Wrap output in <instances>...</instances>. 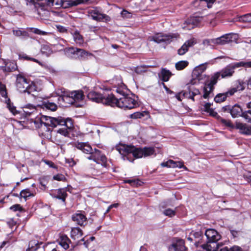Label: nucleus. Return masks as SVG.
I'll list each match as a JSON object with an SVG mask.
<instances>
[{"instance_id":"obj_50","label":"nucleus","mask_w":251,"mask_h":251,"mask_svg":"<svg viewBox=\"0 0 251 251\" xmlns=\"http://www.w3.org/2000/svg\"><path fill=\"white\" fill-rule=\"evenodd\" d=\"M148 112L146 111H142V112H134L133 114H131L130 115V117L132 119H138V118H141L144 117L146 115H148Z\"/></svg>"},{"instance_id":"obj_8","label":"nucleus","mask_w":251,"mask_h":251,"mask_svg":"<svg viewBox=\"0 0 251 251\" xmlns=\"http://www.w3.org/2000/svg\"><path fill=\"white\" fill-rule=\"evenodd\" d=\"M134 97V95L129 97L127 95L124 97H119V107L131 109L138 107V102L133 98Z\"/></svg>"},{"instance_id":"obj_63","label":"nucleus","mask_w":251,"mask_h":251,"mask_svg":"<svg viewBox=\"0 0 251 251\" xmlns=\"http://www.w3.org/2000/svg\"><path fill=\"white\" fill-rule=\"evenodd\" d=\"M57 30L62 33H67V29L64 26L61 25H56Z\"/></svg>"},{"instance_id":"obj_36","label":"nucleus","mask_w":251,"mask_h":251,"mask_svg":"<svg viewBox=\"0 0 251 251\" xmlns=\"http://www.w3.org/2000/svg\"><path fill=\"white\" fill-rule=\"evenodd\" d=\"M231 95L229 94L228 90L225 93H219L215 97L214 100L216 103H221L225 101L227 98L231 97Z\"/></svg>"},{"instance_id":"obj_64","label":"nucleus","mask_w":251,"mask_h":251,"mask_svg":"<svg viewBox=\"0 0 251 251\" xmlns=\"http://www.w3.org/2000/svg\"><path fill=\"white\" fill-rule=\"evenodd\" d=\"M44 162H45V163L46 164L49 165L50 167H51L52 168L56 169H57V166L56 165H55L54 163L52 161L46 159V160H44Z\"/></svg>"},{"instance_id":"obj_10","label":"nucleus","mask_w":251,"mask_h":251,"mask_svg":"<svg viewBox=\"0 0 251 251\" xmlns=\"http://www.w3.org/2000/svg\"><path fill=\"white\" fill-rule=\"evenodd\" d=\"M65 51L69 54L74 55L75 58H78L80 60L85 59L87 56L92 55L91 53L83 49L73 47L66 48Z\"/></svg>"},{"instance_id":"obj_22","label":"nucleus","mask_w":251,"mask_h":251,"mask_svg":"<svg viewBox=\"0 0 251 251\" xmlns=\"http://www.w3.org/2000/svg\"><path fill=\"white\" fill-rule=\"evenodd\" d=\"M155 150L153 147H144L142 148H138L137 151V159L141 158L142 157H147L149 156H151L155 153Z\"/></svg>"},{"instance_id":"obj_55","label":"nucleus","mask_w":251,"mask_h":251,"mask_svg":"<svg viewBox=\"0 0 251 251\" xmlns=\"http://www.w3.org/2000/svg\"><path fill=\"white\" fill-rule=\"evenodd\" d=\"M10 209L14 212H16L17 211H19L20 212H25V211L24 208H23V207L20 204H15L12 205L10 207Z\"/></svg>"},{"instance_id":"obj_7","label":"nucleus","mask_w":251,"mask_h":251,"mask_svg":"<svg viewBox=\"0 0 251 251\" xmlns=\"http://www.w3.org/2000/svg\"><path fill=\"white\" fill-rule=\"evenodd\" d=\"M238 39L237 34L229 33L225 34L219 37L212 39L211 42L218 45H225L232 42H236Z\"/></svg>"},{"instance_id":"obj_37","label":"nucleus","mask_w":251,"mask_h":251,"mask_svg":"<svg viewBox=\"0 0 251 251\" xmlns=\"http://www.w3.org/2000/svg\"><path fill=\"white\" fill-rule=\"evenodd\" d=\"M83 235L82 230L78 227L72 228L71 232V237L74 240H77Z\"/></svg>"},{"instance_id":"obj_9","label":"nucleus","mask_w":251,"mask_h":251,"mask_svg":"<svg viewBox=\"0 0 251 251\" xmlns=\"http://www.w3.org/2000/svg\"><path fill=\"white\" fill-rule=\"evenodd\" d=\"M7 94L6 85L0 82V95L5 99V103L6 104L7 108L14 115L20 113V112L16 109V107L11 102L10 98L8 97Z\"/></svg>"},{"instance_id":"obj_26","label":"nucleus","mask_w":251,"mask_h":251,"mask_svg":"<svg viewBox=\"0 0 251 251\" xmlns=\"http://www.w3.org/2000/svg\"><path fill=\"white\" fill-rule=\"evenodd\" d=\"M51 195L53 198L61 200L65 205L66 204V199L68 194L64 189L59 188L51 194Z\"/></svg>"},{"instance_id":"obj_34","label":"nucleus","mask_w":251,"mask_h":251,"mask_svg":"<svg viewBox=\"0 0 251 251\" xmlns=\"http://www.w3.org/2000/svg\"><path fill=\"white\" fill-rule=\"evenodd\" d=\"M71 93L67 94H63L60 96L58 100L67 104H73L75 103V100L73 98Z\"/></svg>"},{"instance_id":"obj_6","label":"nucleus","mask_w":251,"mask_h":251,"mask_svg":"<svg viewBox=\"0 0 251 251\" xmlns=\"http://www.w3.org/2000/svg\"><path fill=\"white\" fill-rule=\"evenodd\" d=\"M178 34L157 33L149 38L150 41H153L156 43H162L165 46L170 44L174 38H177Z\"/></svg>"},{"instance_id":"obj_15","label":"nucleus","mask_w":251,"mask_h":251,"mask_svg":"<svg viewBox=\"0 0 251 251\" xmlns=\"http://www.w3.org/2000/svg\"><path fill=\"white\" fill-rule=\"evenodd\" d=\"M204 234L207 238L206 243H217L221 238V235L215 229H207L204 232Z\"/></svg>"},{"instance_id":"obj_25","label":"nucleus","mask_w":251,"mask_h":251,"mask_svg":"<svg viewBox=\"0 0 251 251\" xmlns=\"http://www.w3.org/2000/svg\"><path fill=\"white\" fill-rule=\"evenodd\" d=\"M245 82L242 80L238 79L235 82L233 86L228 90L229 94H230L232 96L236 92L243 91L245 89Z\"/></svg>"},{"instance_id":"obj_41","label":"nucleus","mask_w":251,"mask_h":251,"mask_svg":"<svg viewBox=\"0 0 251 251\" xmlns=\"http://www.w3.org/2000/svg\"><path fill=\"white\" fill-rule=\"evenodd\" d=\"M35 194V192H31L29 189L27 188L21 191L19 195L20 198H23L26 201L27 198L34 197Z\"/></svg>"},{"instance_id":"obj_49","label":"nucleus","mask_w":251,"mask_h":251,"mask_svg":"<svg viewBox=\"0 0 251 251\" xmlns=\"http://www.w3.org/2000/svg\"><path fill=\"white\" fill-rule=\"evenodd\" d=\"M19 58L20 59H23V60H28V61H32L34 62L40 64V62L37 59H36L34 58H33V57H29L26 54L24 53L19 54Z\"/></svg>"},{"instance_id":"obj_3","label":"nucleus","mask_w":251,"mask_h":251,"mask_svg":"<svg viewBox=\"0 0 251 251\" xmlns=\"http://www.w3.org/2000/svg\"><path fill=\"white\" fill-rule=\"evenodd\" d=\"M203 237V233L201 231H192L190 232L188 237H187V239L190 243H194L197 248L201 247L205 251H212L213 247L211 245L208 243L202 244Z\"/></svg>"},{"instance_id":"obj_58","label":"nucleus","mask_w":251,"mask_h":251,"mask_svg":"<svg viewBox=\"0 0 251 251\" xmlns=\"http://www.w3.org/2000/svg\"><path fill=\"white\" fill-rule=\"evenodd\" d=\"M53 179L57 181H66V177L62 174H58L53 176Z\"/></svg>"},{"instance_id":"obj_62","label":"nucleus","mask_w":251,"mask_h":251,"mask_svg":"<svg viewBox=\"0 0 251 251\" xmlns=\"http://www.w3.org/2000/svg\"><path fill=\"white\" fill-rule=\"evenodd\" d=\"M27 5H33L35 7H37L39 5V3L36 2L35 0H25Z\"/></svg>"},{"instance_id":"obj_14","label":"nucleus","mask_w":251,"mask_h":251,"mask_svg":"<svg viewBox=\"0 0 251 251\" xmlns=\"http://www.w3.org/2000/svg\"><path fill=\"white\" fill-rule=\"evenodd\" d=\"M234 73L235 71L233 70L229 64L222 69L220 71L214 73L211 76V77H217L216 82L217 83L220 76L222 78H229L233 76Z\"/></svg>"},{"instance_id":"obj_21","label":"nucleus","mask_w":251,"mask_h":251,"mask_svg":"<svg viewBox=\"0 0 251 251\" xmlns=\"http://www.w3.org/2000/svg\"><path fill=\"white\" fill-rule=\"evenodd\" d=\"M119 98L118 97H116L114 94H110L108 95L106 97L103 96L102 103L110 105L111 106H116L119 107Z\"/></svg>"},{"instance_id":"obj_59","label":"nucleus","mask_w":251,"mask_h":251,"mask_svg":"<svg viewBox=\"0 0 251 251\" xmlns=\"http://www.w3.org/2000/svg\"><path fill=\"white\" fill-rule=\"evenodd\" d=\"M54 244H49L46 246L43 245L44 251H52L54 250Z\"/></svg>"},{"instance_id":"obj_42","label":"nucleus","mask_w":251,"mask_h":251,"mask_svg":"<svg viewBox=\"0 0 251 251\" xmlns=\"http://www.w3.org/2000/svg\"><path fill=\"white\" fill-rule=\"evenodd\" d=\"M72 34L76 44L81 45L84 43L83 37L77 30H75Z\"/></svg>"},{"instance_id":"obj_51","label":"nucleus","mask_w":251,"mask_h":251,"mask_svg":"<svg viewBox=\"0 0 251 251\" xmlns=\"http://www.w3.org/2000/svg\"><path fill=\"white\" fill-rule=\"evenodd\" d=\"M27 30L31 31L34 34L40 35H47V32L44 31H42L40 29L37 28H34V27H27Z\"/></svg>"},{"instance_id":"obj_46","label":"nucleus","mask_w":251,"mask_h":251,"mask_svg":"<svg viewBox=\"0 0 251 251\" xmlns=\"http://www.w3.org/2000/svg\"><path fill=\"white\" fill-rule=\"evenodd\" d=\"M39 183L41 185V187L40 189L43 190H45L47 188V185L48 184L49 180V176H43L39 178Z\"/></svg>"},{"instance_id":"obj_2","label":"nucleus","mask_w":251,"mask_h":251,"mask_svg":"<svg viewBox=\"0 0 251 251\" xmlns=\"http://www.w3.org/2000/svg\"><path fill=\"white\" fill-rule=\"evenodd\" d=\"M115 149L124 160L133 162L135 159H137L138 148L133 145L120 143L116 146Z\"/></svg>"},{"instance_id":"obj_28","label":"nucleus","mask_w":251,"mask_h":251,"mask_svg":"<svg viewBox=\"0 0 251 251\" xmlns=\"http://www.w3.org/2000/svg\"><path fill=\"white\" fill-rule=\"evenodd\" d=\"M87 98L93 101L102 103L103 96L100 93L92 91L87 94Z\"/></svg>"},{"instance_id":"obj_43","label":"nucleus","mask_w":251,"mask_h":251,"mask_svg":"<svg viewBox=\"0 0 251 251\" xmlns=\"http://www.w3.org/2000/svg\"><path fill=\"white\" fill-rule=\"evenodd\" d=\"M31 123H33L36 128H39L43 126V121L41 116H35L30 119Z\"/></svg>"},{"instance_id":"obj_11","label":"nucleus","mask_w":251,"mask_h":251,"mask_svg":"<svg viewBox=\"0 0 251 251\" xmlns=\"http://www.w3.org/2000/svg\"><path fill=\"white\" fill-rule=\"evenodd\" d=\"M42 121H43V125L47 127L46 131H50V128L56 127L58 126V124L64 122L62 120V117H58L57 118H54L49 117L47 116H42Z\"/></svg>"},{"instance_id":"obj_17","label":"nucleus","mask_w":251,"mask_h":251,"mask_svg":"<svg viewBox=\"0 0 251 251\" xmlns=\"http://www.w3.org/2000/svg\"><path fill=\"white\" fill-rule=\"evenodd\" d=\"M217 77H211L210 79V81L208 82V84H207V86H204L203 88V95L202 97L207 99L209 98V96L211 93L213 92L214 90V85L217 84L216 79Z\"/></svg>"},{"instance_id":"obj_52","label":"nucleus","mask_w":251,"mask_h":251,"mask_svg":"<svg viewBox=\"0 0 251 251\" xmlns=\"http://www.w3.org/2000/svg\"><path fill=\"white\" fill-rule=\"evenodd\" d=\"M233 71L236 68H238L241 67H246V62L241 61L239 62H235L229 64Z\"/></svg>"},{"instance_id":"obj_44","label":"nucleus","mask_w":251,"mask_h":251,"mask_svg":"<svg viewBox=\"0 0 251 251\" xmlns=\"http://www.w3.org/2000/svg\"><path fill=\"white\" fill-rule=\"evenodd\" d=\"M41 51L42 54L47 56H49L53 52L51 48L49 45H42L41 48Z\"/></svg>"},{"instance_id":"obj_35","label":"nucleus","mask_w":251,"mask_h":251,"mask_svg":"<svg viewBox=\"0 0 251 251\" xmlns=\"http://www.w3.org/2000/svg\"><path fill=\"white\" fill-rule=\"evenodd\" d=\"M12 32L14 35L20 37L22 39H27L29 37L28 32L21 28L14 29L12 30Z\"/></svg>"},{"instance_id":"obj_31","label":"nucleus","mask_w":251,"mask_h":251,"mask_svg":"<svg viewBox=\"0 0 251 251\" xmlns=\"http://www.w3.org/2000/svg\"><path fill=\"white\" fill-rule=\"evenodd\" d=\"M194 45V42L192 40L186 41L180 49L177 50V53L179 55H184L188 51L189 48L192 47Z\"/></svg>"},{"instance_id":"obj_45","label":"nucleus","mask_w":251,"mask_h":251,"mask_svg":"<svg viewBox=\"0 0 251 251\" xmlns=\"http://www.w3.org/2000/svg\"><path fill=\"white\" fill-rule=\"evenodd\" d=\"M70 242V240L67 236H62L60 239L59 245L61 247H62L64 249L66 250L69 248V243Z\"/></svg>"},{"instance_id":"obj_60","label":"nucleus","mask_w":251,"mask_h":251,"mask_svg":"<svg viewBox=\"0 0 251 251\" xmlns=\"http://www.w3.org/2000/svg\"><path fill=\"white\" fill-rule=\"evenodd\" d=\"M209 115L215 118L218 121L219 120V117H221L220 115H218L217 112L215 111L213 109H211L208 112Z\"/></svg>"},{"instance_id":"obj_32","label":"nucleus","mask_w":251,"mask_h":251,"mask_svg":"<svg viewBox=\"0 0 251 251\" xmlns=\"http://www.w3.org/2000/svg\"><path fill=\"white\" fill-rule=\"evenodd\" d=\"M84 3V0H64L62 7L68 8Z\"/></svg>"},{"instance_id":"obj_1","label":"nucleus","mask_w":251,"mask_h":251,"mask_svg":"<svg viewBox=\"0 0 251 251\" xmlns=\"http://www.w3.org/2000/svg\"><path fill=\"white\" fill-rule=\"evenodd\" d=\"M16 86L17 90L21 93H27L28 94L36 92L37 89L34 82L21 74L16 75Z\"/></svg>"},{"instance_id":"obj_53","label":"nucleus","mask_w":251,"mask_h":251,"mask_svg":"<svg viewBox=\"0 0 251 251\" xmlns=\"http://www.w3.org/2000/svg\"><path fill=\"white\" fill-rule=\"evenodd\" d=\"M176 163L174 160L169 159L167 161L163 162L161 163V166L162 167H167V168L173 167H173L175 166V164H176Z\"/></svg>"},{"instance_id":"obj_40","label":"nucleus","mask_w":251,"mask_h":251,"mask_svg":"<svg viewBox=\"0 0 251 251\" xmlns=\"http://www.w3.org/2000/svg\"><path fill=\"white\" fill-rule=\"evenodd\" d=\"M71 94L72 95L73 98L75 100V102L82 100L84 98L83 92L82 90H78L72 92H71Z\"/></svg>"},{"instance_id":"obj_29","label":"nucleus","mask_w":251,"mask_h":251,"mask_svg":"<svg viewBox=\"0 0 251 251\" xmlns=\"http://www.w3.org/2000/svg\"><path fill=\"white\" fill-rule=\"evenodd\" d=\"M172 75V72L170 70L164 68H161L160 72L158 74L159 78L163 82L168 81Z\"/></svg>"},{"instance_id":"obj_56","label":"nucleus","mask_w":251,"mask_h":251,"mask_svg":"<svg viewBox=\"0 0 251 251\" xmlns=\"http://www.w3.org/2000/svg\"><path fill=\"white\" fill-rule=\"evenodd\" d=\"M242 117L246 119L247 122L251 123V110L243 112Z\"/></svg>"},{"instance_id":"obj_18","label":"nucleus","mask_w":251,"mask_h":251,"mask_svg":"<svg viewBox=\"0 0 251 251\" xmlns=\"http://www.w3.org/2000/svg\"><path fill=\"white\" fill-rule=\"evenodd\" d=\"M84 213V211H80L74 214L72 216L73 221L81 226H85L87 224V218Z\"/></svg>"},{"instance_id":"obj_12","label":"nucleus","mask_w":251,"mask_h":251,"mask_svg":"<svg viewBox=\"0 0 251 251\" xmlns=\"http://www.w3.org/2000/svg\"><path fill=\"white\" fill-rule=\"evenodd\" d=\"M93 155L94 161L97 164L100 163L101 166L103 167L107 168L108 166L107 163V159L104 154L102 153L101 151L97 149H92V151L91 152Z\"/></svg>"},{"instance_id":"obj_33","label":"nucleus","mask_w":251,"mask_h":251,"mask_svg":"<svg viewBox=\"0 0 251 251\" xmlns=\"http://www.w3.org/2000/svg\"><path fill=\"white\" fill-rule=\"evenodd\" d=\"M43 245L42 242H39L37 240H33L29 241L28 248L26 251H37L39 250H43L40 246Z\"/></svg>"},{"instance_id":"obj_23","label":"nucleus","mask_w":251,"mask_h":251,"mask_svg":"<svg viewBox=\"0 0 251 251\" xmlns=\"http://www.w3.org/2000/svg\"><path fill=\"white\" fill-rule=\"evenodd\" d=\"M89 14L93 20L98 22H101L103 20H105L106 22H109L111 20L109 16L105 14L100 13L97 10H91L89 12Z\"/></svg>"},{"instance_id":"obj_48","label":"nucleus","mask_w":251,"mask_h":251,"mask_svg":"<svg viewBox=\"0 0 251 251\" xmlns=\"http://www.w3.org/2000/svg\"><path fill=\"white\" fill-rule=\"evenodd\" d=\"M3 72H11L15 71L16 68L15 65L12 63H6L4 66L2 67Z\"/></svg>"},{"instance_id":"obj_20","label":"nucleus","mask_w":251,"mask_h":251,"mask_svg":"<svg viewBox=\"0 0 251 251\" xmlns=\"http://www.w3.org/2000/svg\"><path fill=\"white\" fill-rule=\"evenodd\" d=\"M186 249L184 240L181 239H177L169 247V251H185Z\"/></svg>"},{"instance_id":"obj_4","label":"nucleus","mask_w":251,"mask_h":251,"mask_svg":"<svg viewBox=\"0 0 251 251\" xmlns=\"http://www.w3.org/2000/svg\"><path fill=\"white\" fill-rule=\"evenodd\" d=\"M62 120L64 122H61L58 125L61 127L54 131L65 137L72 138L74 137V134L73 133L74 127L72 120L70 118L65 119L62 117Z\"/></svg>"},{"instance_id":"obj_5","label":"nucleus","mask_w":251,"mask_h":251,"mask_svg":"<svg viewBox=\"0 0 251 251\" xmlns=\"http://www.w3.org/2000/svg\"><path fill=\"white\" fill-rule=\"evenodd\" d=\"M181 94L182 95L184 98L191 100L194 102L195 101V97L200 95L201 92L199 89L196 88L195 86L190 85V84H187L186 89L181 91L176 95V98L179 101L182 100L180 97Z\"/></svg>"},{"instance_id":"obj_27","label":"nucleus","mask_w":251,"mask_h":251,"mask_svg":"<svg viewBox=\"0 0 251 251\" xmlns=\"http://www.w3.org/2000/svg\"><path fill=\"white\" fill-rule=\"evenodd\" d=\"M41 108L44 109L49 110L51 111H55L57 109V105L53 102L50 101L48 99H45L41 105Z\"/></svg>"},{"instance_id":"obj_13","label":"nucleus","mask_w":251,"mask_h":251,"mask_svg":"<svg viewBox=\"0 0 251 251\" xmlns=\"http://www.w3.org/2000/svg\"><path fill=\"white\" fill-rule=\"evenodd\" d=\"M222 111L224 112L229 113L233 118L242 117L243 112L241 107L237 104L233 106L227 105L223 106Z\"/></svg>"},{"instance_id":"obj_39","label":"nucleus","mask_w":251,"mask_h":251,"mask_svg":"<svg viewBox=\"0 0 251 251\" xmlns=\"http://www.w3.org/2000/svg\"><path fill=\"white\" fill-rule=\"evenodd\" d=\"M218 121L220 122L224 126L228 128L230 130L235 129V125H234L231 120H226L222 117H219Z\"/></svg>"},{"instance_id":"obj_30","label":"nucleus","mask_w":251,"mask_h":251,"mask_svg":"<svg viewBox=\"0 0 251 251\" xmlns=\"http://www.w3.org/2000/svg\"><path fill=\"white\" fill-rule=\"evenodd\" d=\"M75 147L86 154L89 153L92 151V148L87 143L77 142L75 144Z\"/></svg>"},{"instance_id":"obj_47","label":"nucleus","mask_w":251,"mask_h":251,"mask_svg":"<svg viewBox=\"0 0 251 251\" xmlns=\"http://www.w3.org/2000/svg\"><path fill=\"white\" fill-rule=\"evenodd\" d=\"M189 65V62L187 61L182 60L176 62L175 64L176 70L178 71L182 70L185 69Z\"/></svg>"},{"instance_id":"obj_24","label":"nucleus","mask_w":251,"mask_h":251,"mask_svg":"<svg viewBox=\"0 0 251 251\" xmlns=\"http://www.w3.org/2000/svg\"><path fill=\"white\" fill-rule=\"evenodd\" d=\"M235 129L239 130L241 134L251 135V126L240 122H236Z\"/></svg>"},{"instance_id":"obj_61","label":"nucleus","mask_w":251,"mask_h":251,"mask_svg":"<svg viewBox=\"0 0 251 251\" xmlns=\"http://www.w3.org/2000/svg\"><path fill=\"white\" fill-rule=\"evenodd\" d=\"M121 14L124 18H129L131 16V13L125 9L122 11Z\"/></svg>"},{"instance_id":"obj_19","label":"nucleus","mask_w":251,"mask_h":251,"mask_svg":"<svg viewBox=\"0 0 251 251\" xmlns=\"http://www.w3.org/2000/svg\"><path fill=\"white\" fill-rule=\"evenodd\" d=\"M199 17H193L188 19L183 25V28L185 30H191L198 26L201 23Z\"/></svg>"},{"instance_id":"obj_38","label":"nucleus","mask_w":251,"mask_h":251,"mask_svg":"<svg viewBox=\"0 0 251 251\" xmlns=\"http://www.w3.org/2000/svg\"><path fill=\"white\" fill-rule=\"evenodd\" d=\"M206 69V66L205 64H201L195 68L192 72V77H198L200 74H203L202 73Z\"/></svg>"},{"instance_id":"obj_57","label":"nucleus","mask_w":251,"mask_h":251,"mask_svg":"<svg viewBox=\"0 0 251 251\" xmlns=\"http://www.w3.org/2000/svg\"><path fill=\"white\" fill-rule=\"evenodd\" d=\"M34 112L37 113L36 111L23 109V113H22V114L24 115L25 118H27V119H28V117L34 115Z\"/></svg>"},{"instance_id":"obj_16","label":"nucleus","mask_w":251,"mask_h":251,"mask_svg":"<svg viewBox=\"0 0 251 251\" xmlns=\"http://www.w3.org/2000/svg\"><path fill=\"white\" fill-rule=\"evenodd\" d=\"M211 77L204 74H200L198 77H192L190 82V85L194 86V85L200 83L204 84V86H207V84L210 81Z\"/></svg>"},{"instance_id":"obj_54","label":"nucleus","mask_w":251,"mask_h":251,"mask_svg":"<svg viewBox=\"0 0 251 251\" xmlns=\"http://www.w3.org/2000/svg\"><path fill=\"white\" fill-rule=\"evenodd\" d=\"M163 213L167 216L169 217H173L176 214V210H173L171 208H168L164 210L163 212Z\"/></svg>"}]
</instances>
